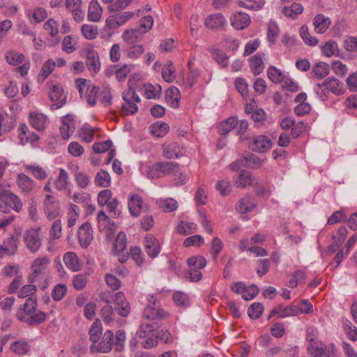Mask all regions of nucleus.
<instances>
[{
    "label": "nucleus",
    "mask_w": 357,
    "mask_h": 357,
    "mask_svg": "<svg viewBox=\"0 0 357 357\" xmlns=\"http://www.w3.org/2000/svg\"><path fill=\"white\" fill-rule=\"evenodd\" d=\"M124 103L121 105V112L123 115H132L138 111L137 103L141 101L139 96L132 88L125 90L122 94Z\"/></svg>",
    "instance_id": "6"
},
{
    "label": "nucleus",
    "mask_w": 357,
    "mask_h": 357,
    "mask_svg": "<svg viewBox=\"0 0 357 357\" xmlns=\"http://www.w3.org/2000/svg\"><path fill=\"white\" fill-rule=\"evenodd\" d=\"M114 302L115 311L121 317H127L130 312V307L123 292L116 294Z\"/></svg>",
    "instance_id": "19"
},
{
    "label": "nucleus",
    "mask_w": 357,
    "mask_h": 357,
    "mask_svg": "<svg viewBox=\"0 0 357 357\" xmlns=\"http://www.w3.org/2000/svg\"><path fill=\"white\" fill-rule=\"evenodd\" d=\"M280 33L279 27L274 21H270L268 24L267 39L271 45L275 44Z\"/></svg>",
    "instance_id": "50"
},
{
    "label": "nucleus",
    "mask_w": 357,
    "mask_h": 357,
    "mask_svg": "<svg viewBox=\"0 0 357 357\" xmlns=\"http://www.w3.org/2000/svg\"><path fill=\"white\" fill-rule=\"evenodd\" d=\"M169 131L167 123L162 122L151 125V132L158 137H164Z\"/></svg>",
    "instance_id": "60"
},
{
    "label": "nucleus",
    "mask_w": 357,
    "mask_h": 357,
    "mask_svg": "<svg viewBox=\"0 0 357 357\" xmlns=\"http://www.w3.org/2000/svg\"><path fill=\"white\" fill-rule=\"evenodd\" d=\"M196 230L197 225L192 222L181 221L177 227L178 232L183 235L194 233Z\"/></svg>",
    "instance_id": "61"
},
{
    "label": "nucleus",
    "mask_w": 357,
    "mask_h": 357,
    "mask_svg": "<svg viewBox=\"0 0 357 357\" xmlns=\"http://www.w3.org/2000/svg\"><path fill=\"white\" fill-rule=\"evenodd\" d=\"M162 154L165 158H178L184 154L183 149L176 142L164 144L162 146Z\"/></svg>",
    "instance_id": "21"
},
{
    "label": "nucleus",
    "mask_w": 357,
    "mask_h": 357,
    "mask_svg": "<svg viewBox=\"0 0 357 357\" xmlns=\"http://www.w3.org/2000/svg\"><path fill=\"white\" fill-rule=\"evenodd\" d=\"M17 183L20 190L24 192H31L35 185L34 181L29 176L24 174H18Z\"/></svg>",
    "instance_id": "38"
},
{
    "label": "nucleus",
    "mask_w": 357,
    "mask_h": 357,
    "mask_svg": "<svg viewBox=\"0 0 357 357\" xmlns=\"http://www.w3.org/2000/svg\"><path fill=\"white\" fill-rule=\"evenodd\" d=\"M249 66L255 75L261 74L264 69L262 55L258 53L250 57Z\"/></svg>",
    "instance_id": "37"
},
{
    "label": "nucleus",
    "mask_w": 357,
    "mask_h": 357,
    "mask_svg": "<svg viewBox=\"0 0 357 357\" xmlns=\"http://www.w3.org/2000/svg\"><path fill=\"white\" fill-rule=\"evenodd\" d=\"M263 161L255 154L246 153L242 158V165L251 169H259L261 167Z\"/></svg>",
    "instance_id": "33"
},
{
    "label": "nucleus",
    "mask_w": 357,
    "mask_h": 357,
    "mask_svg": "<svg viewBox=\"0 0 357 357\" xmlns=\"http://www.w3.org/2000/svg\"><path fill=\"white\" fill-rule=\"evenodd\" d=\"M303 7L301 3H294L289 7H284L283 13L292 19L296 18L298 15L301 14Z\"/></svg>",
    "instance_id": "53"
},
{
    "label": "nucleus",
    "mask_w": 357,
    "mask_h": 357,
    "mask_svg": "<svg viewBox=\"0 0 357 357\" xmlns=\"http://www.w3.org/2000/svg\"><path fill=\"white\" fill-rule=\"evenodd\" d=\"M6 60L13 66H17L24 60V55L15 51H9L6 54Z\"/></svg>",
    "instance_id": "56"
},
{
    "label": "nucleus",
    "mask_w": 357,
    "mask_h": 357,
    "mask_svg": "<svg viewBox=\"0 0 357 357\" xmlns=\"http://www.w3.org/2000/svg\"><path fill=\"white\" fill-rule=\"evenodd\" d=\"M37 291V288L33 283L24 285L17 292L18 297L24 298L29 296L34 297L33 295Z\"/></svg>",
    "instance_id": "62"
},
{
    "label": "nucleus",
    "mask_w": 357,
    "mask_h": 357,
    "mask_svg": "<svg viewBox=\"0 0 357 357\" xmlns=\"http://www.w3.org/2000/svg\"><path fill=\"white\" fill-rule=\"evenodd\" d=\"M102 9L97 1L90 2L88 8V20L91 22H98L102 16Z\"/></svg>",
    "instance_id": "36"
},
{
    "label": "nucleus",
    "mask_w": 357,
    "mask_h": 357,
    "mask_svg": "<svg viewBox=\"0 0 357 357\" xmlns=\"http://www.w3.org/2000/svg\"><path fill=\"white\" fill-rule=\"evenodd\" d=\"M236 3L240 7L251 10H258L262 8L264 1V0H238Z\"/></svg>",
    "instance_id": "45"
},
{
    "label": "nucleus",
    "mask_w": 357,
    "mask_h": 357,
    "mask_svg": "<svg viewBox=\"0 0 357 357\" xmlns=\"http://www.w3.org/2000/svg\"><path fill=\"white\" fill-rule=\"evenodd\" d=\"M68 174L64 169H60L59 174L54 183L55 188L58 190H66L68 187Z\"/></svg>",
    "instance_id": "41"
},
{
    "label": "nucleus",
    "mask_w": 357,
    "mask_h": 357,
    "mask_svg": "<svg viewBox=\"0 0 357 357\" xmlns=\"http://www.w3.org/2000/svg\"><path fill=\"white\" fill-rule=\"evenodd\" d=\"M157 204L160 208L165 212H172L178 207L177 202L172 198L160 199L157 200Z\"/></svg>",
    "instance_id": "48"
},
{
    "label": "nucleus",
    "mask_w": 357,
    "mask_h": 357,
    "mask_svg": "<svg viewBox=\"0 0 357 357\" xmlns=\"http://www.w3.org/2000/svg\"><path fill=\"white\" fill-rule=\"evenodd\" d=\"M168 312L162 308L153 295L148 296V303L144 310L143 317L146 319L159 321L169 317Z\"/></svg>",
    "instance_id": "4"
},
{
    "label": "nucleus",
    "mask_w": 357,
    "mask_h": 357,
    "mask_svg": "<svg viewBox=\"0 0 357 357\" xmlns=\"http://www.w3.org/2000/svg\"><path fill=\"white\" fill-rule=\"evenodd\" d=\"M24 168L26 171L31 173L38 180H45L47 176L46 171L39 165H26L24 166Z\"/></svg>",
    "instance_id": "49"
},
{
    "label": "nucleus",
    "mask_w": 357,
    "mask_h": 357,
    "mask_svg": "<svg viewBox=\"0 0 357 357\" xmlns=\"http://www.w3.org/2000/svg\"><path fill=\"white\" fill-rule=\"evenodd\" d=\"M44 211L47 218L52 220L59 216L60 204L56 198L50 195H47L44 202Z\"/></svg>",
    "instance_id": "13"
},
{
    "label": "nucleus",
    "mask_w": 357,
    "mask_h": 357,
    "mask_svg": "<svg viewBox=\"0 0 357 357\" xmlns=\"http://www.w3.org/2000/svg\"><path fill=\"white\" fill-rule=\"evenodd\" d=\"M66 5L77 22H81L84 20V13L81 8V0H66Z\"/></svg>",
    "instance_id": "25"
},
{
    "label": "nucleus",
    "mask_w": 357,
    "mask_h": 357,
    "mask_svg": "<svg viewBox=\"0 0 357 357\" xmlns=\"http://www.w3.org/2000/svg\"><path fill=\"white\" fill-rule=\"evenodd\" d=\"M330 72L329 66L325 62H319L315 64L313 68L312 73L317 79H323L326 77Z\"/></svg>",
    "instance_id": "43"
},
{
    "label": "nucleus",
    "mask_w": 357,
    "mask_h": 357,
    "mask_svg": "<svg viewBox=\"0 0 357 357\" xmlns=\"http://www.w3.org/2000/svg\"><path fill=\"white\" fill-rule=\"evenodd\" d=\"M50 263L51 259L47 255L36 257L31 265V273L28 278L29 282H36L39 277L45 273Z\"/></svg>",
    "instance_id": "7"
},
{
    "label": "nucleus",
    "mask_w": 357,
    "mask_h": 357,
    "mask_svg": "<svg viewBox=\"0 0 357 357\" xmlns=\"http://www.w3.org/2000/svg\"><path fill=\"white\" fill-rule=\"evenodd\" d=\"M10 349L17 355H24L29 350V345L24 340L15 341L10 344Z\"/></svg>",
    "instance_id": "55"
},
{
    "label": "nucleus",
    "mask_w": 357,
    "mask_h": 357,
    "mask_svg": "<svg viewBox=\"0 0 357 357\" xmlns=\"http://www.w3.org/2000/svg\"><path fill=\"white\" fill-rule=\"evenodd\" d=\"M318 336V330L311 327L307 330L306 340L308 341L307 350L312 357H331L335 351L333 343L326 346L322 342L318 343L316 340Z\"/></svg>",
    "instance_id": "2"
},
{
    "label": "nucleus",
    "mask_w": 357,
    "mask_h": 357,
    "mask_svg": "<svg viewBox=\"0 0 357 357\" xmlns=\"http://www.w3.org/2000/svg\"><path fill=\"white\" fill-rule=\"evenodd\" d=\"M271 139L265 135H257L253 137L250 143V149L255 152L265 153L271 147Z\"/></svg>",
    "instance_id": "14"
},
{
    "label": "nucleus",
    "mask_w": 357,
    "mask_h": 357,
    "mask_svg": "<svg viewBox=\"0 0 357 357\" xmlns=\"http://www.w3.org/2000/svg\"><path fill=\"white\" fill-rule=\"evenodd\" d=\"M133 0H112L108 2L107 10L111 13H118L125 9Z\"/></svg>",
    "instance_id": "46"
},
{
    "label": "nucleus",
    "mask_w": 357,
    "mask_h": 357,
    "mask_svg": "<svg viewBox=\"0 0 357 357\" xmlns=\"http://www.w3.org/2000/svg\"><path fill=\"white\" fill-rule=\"evenodd\" d=\"M75 130V123L72 116L68 114L63 117L60 132L63 139H67Z\"/></svg>",
    "instance_id": "24"
},
{
    "label": "nucleus",
    "mask_w": 357,
    "mask_h": 357,
    "mask_svg": "<svg viewBox=\"0 0 357 357\" xmlns=\"http://www.w3.org/2000/svg\"><path fill=\"white\" fill-rule=\"evenodd\" d=\"M22 202L20 199L11 191L5 189L4 186L0 185V211L8 213L10 208L17 212L21 211Z\"/></svg>",
    "instance_id": "3"
},
{
    "label": "nucleus",
    "mask_w": 357,
    "mask_h": 357,
    "mask_svg": "<svg viewBox=\"0 0 357 357\" xmlns=\"http://www.w3.org/2000/svg\"><path fill=\"white\" fill-rule=\"evenodd\" d=\"M189 268L201 270L204 268L206 264V259L202 256H192L188 259Z\"/></svg>",
    "instance_id": "52"
},
{
    "label": "nucleus",
    "mask_w": 357,
    "mask_h": 357,
    "mask_svg": "<svg viewBox=\"0 0 357 357\" xmlns=\"http://www.w3.org/2000/svg\"><path fill=\"white\" fill-rule=\"evenodd\" d=\"M144 52L142 45H132L126 51V56L130 59H138Z\"/></svg>",
    "instance_id": "59"
},
{
    "label": "nucleus",
    "mask_w": 357,
    "mask_h": 357,
    "mask_svg": "<svg viewBox=\"0 0 357 357\" xmlns=\"http://www.w3.org/2000/svg\"><path fill=\"white\" fill-rule=\"evenodd\" d=\"M162 92V89L160 85H153L147 84L144 86V95L147 99H157L158 98Z\"/></svg>",
    "instance_id": "44"
},
{
    "label": "nucleus",
    "mask_w": 357,
    "mask_h": 357,
    "mask_svg": "<svg viewBox=\"0 0 357 357\" xmlns=\"http://www.w3.org/2000/svg\"><path fill=\"white\" fill-rule=\"evenodd\" d=\"M179 165L174 162H160L148 167L147 176L150 178H158L162 176L178 172Z\"/></svg>",
    "instance_id": "5"
},
{
    "label": "nucleus",
    "mask_w": 357,
    "mask_h": 357,
    "mask_svg": "<svg viewBox=\"0 0 357 357\" xmlns=\"http://www.w3.org/2000/svg\"><path fill=\"white\" fill-rule=\"evenodd\" d=\"M236 117L231 116L220 123L218 126V132L220 135H227L231 130L235 129Z\"/></svg>",
    "instance_id": "47"
},
{
    "label": "nucleus",
    "mask_w": 357,
    "mask_h": 357,
    "mask_svg": "<svg viewBox=\"0 0 357 357\" xmlns=\"http://www.w3.org/2000/svg\"><path fill=\"white\" fill-rule=\"evenodd\" d=\"M98 229L100 231L107 232L112 231L114 224L103 211H100L97 215Z\"/></svg>",
    "instance_id": "34"
},
{
    "label": "nucleus",
    "mask_w": 357,
    "mask_h": 357,
    "mask_svg": "<svg viewBox=\"0 0 357 357\" xmlns=\"http://www.w3.org/2000/svg\"><path fill=\"white\" fill-rule=\"evenodd\" d=\"M324 88L335 95H341L344 93L342 84L337 79L328 77L324 82Z\"/></svg>",
    "instance_id": "32"
},
{
    "label": "nucleus",
    "mask_w": 357,
    "mask_h": 357,
    "mask_svg": "<svg viewBox=\"0 0 357 357\" xmlns=\"http://www.w3.org/2000/svg\"><path fill=\"white\" fill-rule=\"evenodd\" d=\"M300 35L304 43L310 46H314L318 43V40L315 37H312L308 31V28L305 25H303L300 29Z\"/></svg>",
    "instance_id": "58"
},
{
    "label": "nucleus",
    "mask_w": 357,
    "mask_h": 357,
    "mask_svg": "<svg viewBox=\"0 0 357 357\" xmlns=\"http://www.w3.org/2000/svg\"><path fill=\"white\" fill-rule=\"evenodd\" d=\"M75 182L78 188L86 189L91 183V178L87 174L79 172L75 174Z\"/></svg>",
    "instance_id": "54"
},
{
    "label": "nucleus",
    "mask_w": 357,
    "mask_h": 357,
    "mask_svg": "<svg viewBox=\"0 0 357 357\" xmlns=\"http://www.w3.org/2000/svg\"><path fill=\"white\" fill-rule=\"evenodd\" d=\"M264 311V306L260 303H252L248 310V316L252 319H258L261 317Z\"/></svg>",
    "instance_id": "63"
},
{
    "label": "nucleus",
    "mask_w": 357,
    "mask_h": 357,
    "mask_svg": "<svg viewBox=\"0 0 357 357\" xmlns=\"http://www.w3.org/2000/svg\"><path fill=\"white\" fill-rule=\"evenodd\" d=\"M286 74L280 69L273 66L268 67L267 70V76L268 79L275 84H280L286 77Z\"/></svg>",
    "instance_id": "40"
},
{
    "label": "nucleus",
    "mask_w": 357,
    "mask_h": 357,
    "mask_svg": "<svg viewBox=\"0 0 357 357\" xmlns=\"http://www.w3.org/2000/svg\"><path fill=\"white\" fill-rule=\"evenodd\" d=\"M256 206L254 197L245 196L242 198L236 205V210L241 213H247L252 211Z\"/></svg>",
    "instance_id": "31"
},
{
    "label": "nucleus",
    "mask_w": 357,
    "mask_h": 357,
    "mask_svg": "<svg viewBox=\"0 0 357 357\" xmlns=\"http://www.w3.org/2000/svg\"><path fill=\"white\" fill-rule=\"evenodd\" d=\"M126 236L124 232H119L115 239L112 252L114 255L118 256V260L121 263L127 261L128 258V252L126 250Z\"/></svg>",
    "instance_id": "10"
},
{
    "label": "nucleus",
    "mask_w": 357,
    "mask_h": 357,
    "mask_svg": "<svg viewBox=\"0 0 357 357\" xmlns=\"http://www.w3.org/2000/svg\"><path fill=\"white\" fill-rule=\"evenodd\" d=\"M143 33L139 29H130L126 30L122 37L123 40L128 44H134L137 42L141 37Z\"/></svg>",
    "instance_id": "51"
},
{
    "label": "nucleus",
    "mask_w": 357,
    "mask_h": 357,
    "mask_svg": "<svg viewBox=\"0 0 357 357\" xmlns=\"http://www.w3.org/2000/svg\"><path fill=\"white\" fill-rule=\"evenodd\" d=\"M230 21L231 26L234 29L242 30L250 24V17L245 13L238 12L231 17Z\"/></svg>",
    "instance_id": "22"
},
{
    "label": "nucleus",
    "mask_w": 357,
    "mask_h": 357,
    "mask_svg": "<svg viewBox=\"0 0 357 357\" xmlns=\"http://www.w3.org/2000/svg\"><path fill=\"white\" fill-rule=\"evenodd\" d=\"M146 208L142 197L138 195H131L128 201L129 212L133 217H138L142 211Z\"/></svg>",
    "instance_id": "16"
},
{
    "label": "nucleus",
    "mask_w": 357,
    "mask_h": 357,
    "mask_svg": "<svg viewBox=\"0 0 357 357\" xmlns=\"http://www.w3.org/2000/svg\"><path fill=\"white\" fill-rule=\"evenodd\" d=\"M331 24V21L330 18L322 14L317 15L313 20L314 31L320 34L325 33Z\"/></svg>",
    "instance_id": "28"
},
{
    "label": "nucleus",
    "mask_w": 357,
    "mask_h": 357,
    "mask_svg": "<svg viewBox=\"0 0 357 357\" xmlns=\"http://www.w3.org/2000/svg\"><path fill=\"white\" fill-rule=\"evenodd\" d=\"M135 15L132 11H126L110 15L106 20V26L109 29H115L124 24L126 22L130 20Z\"/></svg>",
    "instance_id": "12"
},
{
    "label": "nucleus",
    "mask_w": 357,
    "mask_h": 357,
    "mask_svg": "<svg viewBox=\"0 0 357 357\" xmlns=\"http://www.w3.org/2000/svg\"><path fill=\"white\" fill-rule=\"evenodd\" d=\"M94 183L97 186L107 188L111 184V177L109 174L103 169H100L94 178Z\"/></svg>",
    "instance_id": "42"
},
{
    "label": "nucleus",
    "mask_w": 357,
    "mask_h": 357,
    "mask_svg": "<svg viewBox=\"0 0 357 357\" xmlns=\"http://www.w3.org/2000/svg\"><path fill=\"white\" fill-rule=\"evenodd\" d=\"M63 261L68 268L73 272L78 271L82 268V264L75 252H66L63 255Z\"/></svg>",
    "instance_id": "29"
},
{
    "label": "nucleus",
    "mask_w": 357,
    "mask_h": 357,
    "mask_svg": "<svg viewBox=\"0 0 357 357\" xmlns=\"http://www.w3.org/2000/svg\"><path fill=\"white\" fill-rule=\"evenodd\" d=\"M36 297L28 298L24 304L19 307L16 312L17 318L22 322L31 326L38 325L46 319V314L37 310Z\"/></svg>",
    "instance_id": "1"
},
{
    "label": "nucleus",
    "mask_w": 357,
    "mask_h": 357,
    "mask_svg": "<svg viewBox=\"0 0 357 357\" xmlns=\"http://www.w3.org/2000/svg\"><path fill=\"white\" fill-rule=\"evenodd\" d=\"M299 312L300 311L296 305L284 306L280 305L271 310L268 319H271L275 314H278L281 318H285L290 316H298L299 315Z\"/></svg>",
    "instance_id": "17"
},
{
    "label": "nucleus",
    "mask_w": 357,
    "mask_h": 357,
    "mask_svg": "<svg viewBox=\"0 0 357 357\" xmlns=\"http://www.w3.org/2000/svg\"><path fill=\"white\" fill-rule=\"evenodd\" d=\"M112 146V141L106 140L102 142L94 143L93 145V149L96 153H104L109 151L107 162L109 163L110 161L114 158L115 154L114 150H110Z\"/></svg>",
    "instance_id": "35"
},
{
    "label": "nucleus",
    "mask_w": 357,
    "mask_h": 357,
    "mask_svg": "<svg viewBox=\"0 0 357 357\" xmlns=\"http://www.w3.org/2000/svg\"><path fill=\"white\" fill-rule=\"evenodd\" d=\"M40 229H29L25 231L23 238L27 249L36 253L41 247Z\"/></svg>",
    "instance_id": "8"
},
{
    "label": "nucleus",
    "mask_w": 357,
    "mask_h": 357,
    "mask_svg": "<svg viewBox=\"0 0 357 357\" xmlns=\"http://www.w3.org/2000/svg\"><path fill=\"white\" fill-rule=\"evenodd\" d=\"M78 240L82 248H86L93 240L92 229L89 223H84L78 230Z\"/></svg>",
    "instance_id": "20"
},
{
    "label": "nucleus",
    "mask_w": 357,
    "mask_h": 357,
    "mask_svg": "<svg viewBox=\"0 0 357 357\" xmlns=\"http://www.w3.org/2000/svg\"><path fill=\"white\" fill-rule=\"evenodd\" d=\"M29 121L31 126L38 131L45 130L48 125L47 116L36 111L29 113Z\"/></svg>",
    "instance_id": "15"
},
{
    "label": "nucleus",
    "mask_w": 357,
    "mask_h": 357,
    "mask_svg": "<svg viewBox=\"0 0 357 357\" xmlns=\"http://www.w3.org/2000/svg\"><path fill=\"white\" fill-rule=\"evenodd\" d=\"M82 33L88 40L96 38L98 34V27L91 24H83L81 28Z\"/></svg>",
    "instance_id": "57"
},
{
    "label": "nucleus",
    "mask_w": 357,
    "mask_h": 357,
    "mask_svg": "<svg viewBox=\"0 0 357 357\" xmlns=\"http://www.w3.org/2000/svg\"><path fill=\"white\" fill-rule=\"evenodd\" d=\"M86 64L89 70L93 73H97L100 69L99 56L96 51L89 49L86 52Z\"/></svg>",
    "instance_id": "23"
},
{
    "label": "nucleus",
    "mask_w": 357,
    "mask_h": 357,
    "mask_svg": "<svg viewBox=\"0 0 357 357\" xmlns=\"http://www.w3.org/2000/svg\"><path fill=\"white\" fill-rule=\"evenodd\" d=\"M227 24V20L220 13L208 15L204 21L205 26L210 29H219Z\"/></svg>",
    "instance_id": "26"
},
{
    "label": "nucleus",
    "mask_w": 357,
    "mask_h": 357,
    "mask_svg": "<svg viewBox=\"0 0 357 357\" xmlns=\"http://www.w3.org/2000/svg\"><path fill=\"white\" fill-rule=\"evenodd\" d=\"M233 181L236 188L243 189L257 184L258 178L253 176L250 172L243 169L233 176Z\"/></svg>",
    "instance_id": "11"
},
{
    "label": "nucleus",
    "mask_w": 357,
    "mask_h": 357,
    "mask_svg": "<svg viewBox=\"0 0 357 357\" xmlns=\"http://www.w3.org/2000/svg\"><path fill=\"white\" fill-rule=\"evenodd\" d=\"M18 240L14 236L6 239L2 245H0V257L5 255H13L17 249Z\"/></svg>",
    "instance_id": "27"
},
{
    "label": "nucleus",
    "mask_w": 357,
    "mask_h": 357,
    "mask_svg": "<svg viewBox=\"0 0 357 357\" xmlns=\"http://www.w3.org/2000/svg\"><path fill=\"white\" fill-rule=\"evenodd\" d=\"M49 98L52 102L50 109L55 110L61 108L66 105L67 94L60 86L52 85L50 88Z\"/></svg>",
    "instance_id": "9"
},
{
    "label": "nucleus",
    "mask_w": 357,
    "mask_h": 357,
    "mask_svg": "<svg viewBox=\"0 0 357 357\" xmlns=\"http://www.w3.org/2000/svg\"><path fill=\"white\" fill-rule=\"evenodd\" d=\"M144 245L147 255L151 258L156 257L160 252V244L153 235L148 234L145 236Z\"/></svg>",
    "instance_id": "18"
},
{
    "label": "nucleus",
    "mask_w": 357,
    "mask_h": 357,
    "mask_svg": "<svg viewBox=\"0 0 357 357\" xmlns=\"http://www.w3.org/2000/svg\"><path fill=\"white\" fill-rule=\"evenodd\" d=\"M165 99L171 107L178 108L181 99L179 90L175 86L169 87L166 91Z\"/></svg>",
    "instance_id": "30"
},
{
    "label": "nucleus",
    "mask_w": 357,
    "mask_h": 357,
    "mask_svg": "<svg viewBox=\"0 0 357 357\" xmlns=\"http://www.w3.org/2000/svg\"><path fill=\"white\" fill-rule=\"evenodd\" d=\"M67 287L63 284H56L52 289V297L55 301H61L67 293Z\"/></svg>",
    "instance_id": "64"
},
{
    "label": "nucleus",
    "mask_w": 357,
    "mask_h": 357,
    "mask_svg": "<svg viewBox=\"0 0 357 357\" xmlns=\"http://www.w3.org/2000/svg\"><path fill=\"white\" fill-rule=\"evenodd\" d=\"M113 342V333L111 331H107L105 333L102 340L97 346V350L99 352L107 353L112 348Z\"/></svg>",
    "instance_id": "39"
}]
</instances>
